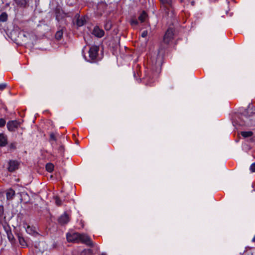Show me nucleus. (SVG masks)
I'll return each mask as SVG.
<instances>
[{"mask_svg": "<svg viewBox=\"0 0 255 255\" xmlns=\"http://www.w3.org/2000/svg\"><path fill=\"white\" fill-rule=\"evenodd\" d=\"M98 51L99 47L97 46L94 45L91 46L89 50V59L88 61L95 60L97 57Z\"/></svg>", "mask_w": 255, "mask_h": 255, "instance_id": "f257e3e1", "label": "nucleus"}, {"mask_svg": "<svg viewBox=\"0 0 255 255\" xmlns=\"http://www.w3.org/2000/svg\"><path fill=\"white\" fill-rule=\"evenodd\" d=\"M78 243H82L89 246H93V243L90 238L86 234H80Z\"/></svg>", "mask_w": 255, "mask_h": 255, "instance_id": "f03ea898", "label": "nucleus"}, {"mask_svg": "<svg viewBox=\"0 0 255 255\" xmlns=\"http://www.w3.org/2000/svg\"><path fill=\"white\" fill-rule=\"evenodd\" d=\"M80 234L78 233H68L67 239L68 242L78 243Z\"/></svg>", "mask_w": 255, "mask_h": 255, "instance_id": "7ed1b4c3", "label": "nucleus"}, {"mask_svg": "<svg viewBox=\"0 0 255 255\" xmlns=\"http://www.w3.org/2000/svg\"><path fill=\"white\" fill-rule=\"evenodd\" d=\"M20 126V123L17 121H10L7 123V128L10 131H13Z\"/></svg>", "mask_w": 255, "mask_h": 255, "instance_id": "20e7f679", "label": "nucleus"}, {"mask_svg": "<svg viewBox=\"0 0 255 255\" xmlns=\"http://www.w3.org/2000/svg\"><path fill=\"white\" fill-rule=\"evenodd\" d=\"M173 35V30L172 28L168 29L164 36V42L168 43L172 39Z\"/></svg>", "mask_w": 255, "mask_h": 255, "instance_id": "39448f33", "label": "nucleus"}, {"mask_svg": "<svg viewBox=\"0 0 255 255\" xmlns=\"http://www.w3.org/2000/svg\"><path fill=\"white\" fill-rule=\"evenodd\" d=\"M9 166L8 170L10 172H13L16 169H18L19 166V163L16 160H10L8 163Z\"/></svg>", "mask_w": 255, "mask_h": 255, "instance_id": "423d86ee", "label": "nucleus"}, {"mask_svg": "<svg viewBox=\"0 0 255 255\" xmlns=\"http://www.w3.org/2000/svg\"><path fill=\"white\" fill-rule=\"evenodd\" d=\"M104 31L99 26H95L93 30V34L97 37H102L104 35Z\"/></svg>", "mask_w": 255, "mask_h": 255, "instance_id": "0eeeda50", "label": "nucleus"}, {"mask_svg": "<svg viewBox=\"0 0 255 255\" xmlns=\"http://www.w3.org/2000/svg\"><path fill=\"white\" fill-rule=\"evenodd\" d=\"M8 143L7 136L5 134L0 133V146H5Z\"/></svg>", "mask_w": 255, "mask_h": 255, "instance_id": "6e6552de", "label": "nucleus"}, {"mask_svg": "<svg viewBox=\"0 0 255 255\" xmlns=\"http://www.w3.org/2000/svg\"><path fill=\"white\" fill-rule=\"evenodd\" d=\"M69 221V217L66 213L62 215L58 219L59 223L61 225H64L68 223Z\"/></svg>", "mask_w": 255, "mask_h": 255, "instance_id": "1a4fd4ad", "label": "nucleus"}, {"mask_svg": "<svg viewBox=\"0 0 255 255\" xmlns=\"http://www.w3.org/2000/svg\"><path fill=\"white\" fill-rule=\"evenodd\" d=\"M16 5L19 7H25L27 5L26 0H13Z\"/></svg>", "mask_w": 255, "mask_h": 255, "instance_id": "9d476101", "label": "nucleus"}, {"mask_svg": "<svg viewBox=\"0 0 255 255\" xmlns=\"http://www.w3.org/2000/svg\"><path fill=\"white\" fill-rule=\"evenodd\" d=\"M15 192L13 190L10 189L6 191V195L7 199L10 200L14 196Z\"/></svg>", "mask_w": 255, "mask_h": 255, "instance_id": "9b49d317", "label": "nucleus"}, {"mask_svg": "<svg viewBox=\"0 0 255 255\" xmlns=\"http://www.w3.org/2000/svg\"><path fill=\"white\" fill-rule=\"evenodd\" d=\"M147 17V14L145 11H143L138 17V19L141 22H143L145 21Z\"/></svg>", "mask_w": 255, "mask_h": 255, "instance_id": "f8f14e48", "label": "nucleus"}, {"mask_svg": "<svg viewBox=\"0 0 255 255\" xmlns=\"http://www.w3.org/2000/svg\"><path fill=\"white\" fill-rule=\"evenodd\" d=\"M18 239L19 241V243L20 245L22 246V247L24 248L27 246L26 241L22 236H20L19 235H18Z\"/></svg>", "mask_w": 255, "mask_h": 255, "instance_id": "ddd939ff", "label": "nucleus"}, {"mask_svg": "<svg viewBox=\"0 0 255 255\" xmlns=\"http://www.w3.org/2000/svg\"><path fill=\"white\" fill-rule=\"evenodd\" d=\"M86 22L85 17H79L76 22V24L78 26H83Z\"/></svg>", "mask_w": 255, "mask_h": 255, "instance_id": "4468645a", "label": "nucleus"}, {"mask_svg": "<svg viewBox=\"0 0 255 255\" xmlns=\"http://www.w3.org/2000/svg\"><path fill=\"white\" fill-rule=\"evenodd\" d=\"M24 227L25 228L26 232L28 234L32 235L35 233L34 230L33 229L32 227H30L29 225H25Z\"/></svg>", "mask_w": 255, "mask_h": 255, "instance_id": "2eb2a0df", "label": "nucleus"}, {"mask_svg": "<svg viewBox=\"0 0 255 255\" xmlns=\"http://www.w3.org/2000/svg\"><path fill=\"white\" fill-rule=\"evenodd\" d=\"M7 20V14L6 12H2L0 15V21L5 22Z\"/></svg>", "mask_w": 255, "mask_h": 255, "instance_id": "dca6fc26", "label": "nucleus"}, {"mask_svg": "<svg viewBox=\"0 0 255 255\" xmlns=\"http://www.w3.org/2000/svg\"><path fill=\"white\" fill-rule=\"evenodd\" d=\"M241 134L244 137H248L253 135V133L252 131H242Z\"/></svg>", "mask_w": 255, "mask_h": 255, "instance_id": "f3484780", "label": "nucleus"}, {"mask_svg": "<svg viewBox=\"0 0 255 255\" xmlns=\"http://www.w3.org/2000/svg\"><path fill=\"white\" fill-rule=\"evenodd\" d=\"M54 169V165L50 163H47L46 165V169L49 172H51Z\"/></svg>", "mask_w": 255, "mask_h": 255, "instance_id": "a211bd4d", "label": "nucleus"}, {"mask_svg": "<svg viewBox=\"0 0 255 255\" xmlns=\"http://www.w3.org/2000/svg\"><path fill=\"white\" fill-rule=\"evenodd\" d=\"M93 254V251L91 249L84 250L82 253L81 255H92Z\"/></svg>", "mask_w": 255, "mask_h": 255, "instance_id": "6ab92c4d", "label": "nucleus"}, {"mask_svg": "<svg viewBox=\"0 0 255 255\" xmlns=\"http://www.w3.org/2000/svg\"><path fill=\"white\" fill-rule=\"evenodd\" d=\"M163 4H166L171 6L172 0H160Z\"/></svg>", "mask_w": 255, "mask_h": 255, "instance_id": "aec40b11", "label": "nucleus"}, {"mask_svg": "<svg viewBox=\"0 0 255 255\" xmlns=\"http://www.w3.org/2000/svg\"><path fill=\"white\" fill-rule=\"evenodd\" d=\"M62 35H63L62 31V30L58 31H57V32L55 34V38L59 40L62 38Z\"/></svg>", "mask_w": 255, "mask_h": 255, "instance_id": "412c9836", "label": "nucleus"}, {"mask_svg": "<svg viewBox=\"0 0 255 255\" xmlns=\"http://www.w3.org/2000/svg\"><path fill=\"white\" fill-rule=\"evenodd\" d=\"M130 24L132 26H136L138 24V21L136 19H132L130 21Z\"/></svg>", "mask_w": 255, "mask_h": 255, "instance_id": "4be33fe9", "label": "nucleus"}, {"mask_svg": "<svg viewBox=\"0 0 255 255\" xmlns=\"http://www.w3.org/2000/svg\"><path fill=\"white\" fill-rule=\"evenodd\" d=\"M55 199V203L57 206L61 205V204H62L61 201L58 197H56Z\"/></svg>", "mask_w": 255, "mask_h": 255, "instance_id": "5701e85b", "label": "nucleus"}, {"mask_svg": "<svg viewBox=\"0 0 255 255\" xmlns=\"http://www.w3.org/2000/svg\"><path fill=\"white\" fill-rule=\"evenodd\" d=\"M6 122L4 119L1 118L0 119V127L2 128L5 125Z\"/></svg>", "mask_w": 255, "mask_h": 255, "instance_id": "b1692460", "label": "nucleus"}, {"mask_svg": "<svg viewBox=\"0 0 255 255\" xmlns=\"http://www.w3.org/2000/svg\"><path fill=\"white\" fill-rule=\"evenodd\" d=\"M250 169L252 172H255V162L251 164Z\"/></svg>", "mask_w": 255, "mask_h": 255, "instance_id": "393cba45", "label": "nucleus"}, {"mask_svg": "<svg viewBox=\"0 0 255 255\" xmlns=\"http://www.w3.org/2000/svg\"><path fill=\"white\" fill-rule=\"evenodd\" d=\"M9 147L10 149H14L16 148V143L13 142L9 144Z\"/></svg>", "mask_w": 255, "mask_h": 255, "instance_id": "a878e982", "label": "nucleus"}, {"mask_svg": "<svg viewBox=\"0 0 255 255\" xmlns=\"http://www.w3.org/2000/svg\"><path fill=\"white\" fill-rule=\"evenodd\" d=\"M6 87V84L5 83L0 84V91H2Z\"/></svg>", "mask_w": 255, "mask_h": 255, "instance_id": "bb28decb", "label": "nucleus"}, {"mask_svg": "<svg viewBox=\"0 0 255 255\" xmlns=\"http://www.w3.org/2000/svg\"><path fill=\"white\" fill-rule=\"evenodd\" d=\"M148 32L147 31L144 30L141 33V36L142 37H145L147 35Z\"/></svg>", "mask_w": 255, "mask_h": 255, "instance_id": "cd10ccee", "label": "nucleus"}, {"mask_svg": "<svg viewBox=\"0 0 255 255\" xmlns=\"http://www.w3.org/2000/svg\"><path fill=\"white\" fill-rule=\"evenodd\" d=\"M157 69L156 70V72L158 73L160 70V63L158 62L157 64Z\"/></svg>", "mask_w": 255, "mask_h": 255, "instance_id": "c85d7f7f", "label": "nucleus"}, {"mask_svg": "<svg viewBox=\"0 0 255 255\" xmlns=\"http://www.w3.org/2000/svg\"><path fill=\"white\" fill-rule=\"evenodd\" d=\"M105 28L107 30H109L111 28V24L110 23H107L105 25Z\"/></svg>", "mask_w": 255, "mask_h": 255, "instance_id": "c756f323", "label": "nucleus"}, {"mask_svg": "<svg viewBox=\"0 0 255 255\" xmlns=\"http://www.w3.org/2000/svg\"><path fill=\"white\" fill-rule=\"evenodd\" d=\"M252 242H255V236H254V237L252 239Z\"/></svg>", "mask_w": 255, "mask_h": 255, "instance_id": "7c9ffc66", "label": "nucleus"}, {"mask_svg": "<svg viewBox=\"0 0 255 255\" xmlns=\"http://www.w3.org/2000/svg\"><path fill=\"white\" fill-rule=\"evenodd\" d=\"M100 255H107V254L105 253H103Z\"/></svg>", "mask_w": 255, "mask_h": 255, "instance_id": "2f4dec72", "label": "nucleus"}, {"mask_svg": "<svg viewBox=\"0 0 255 255\" xmlns=\"http://www.w3.org/2000/svg\"><path fill=\"white\" fill-rule=\"evenodd\" d=\"M9 5V3H6V5H7V6H8Z\"/></svg>", "mask_w": 255, "mask_h": 255, "instance_id": "473e14b6", "label": "nucleus"}, {"mask_svg": "<svg viewBox=\"0 0 255 255\" xmlns=\"http://www.w3.org/2000/svg\"><path fill=\"white\" fill-rule=\"evenodd\" d=\"M8 238L10 240V239H11V237H10L9 236H8Z\"/></svg>", "mask_w": 255, "mask_h": 255, "instance_id": "72a5a7b5", "label": "nucleus"}, {"mask_svg": "<svg viewBox=\"0 0 255 255\" xmlns=\"http://www.w3.org/2000/svg\"><path fill=\"white\" fill-rule=\"evenodd\" d=\"M8 238L10 240V239H11V237H10L9 236H8Z\"/></svg>", "mask_w": 255, "mask_h": 255, "instance_id": "f704fd0d", "label": "nucleus"}]
</instances>
